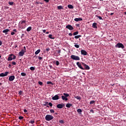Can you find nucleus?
<instances>
[{"instance_id": "obj_18", "label": "nucleus", "mask_w": 126, "mask_h": 126, "mask_svg": "<svg viewBox=\"0 0 126 126\" xmlns=\"http://www.w3.org/2000/svg\"><path fill=\"white\" fill-rule=\"evenodd\" d=\"M31 30H32V27H29L27 29V32H30V31H31Z\"/></svg>"}, {"instance_id": "obj_38", "label": "nucleus", "mask_w": 126, "mask_h": 126, "mask_svg": "<svg viewBox=\"0 0 126 126\" xmlns=\"http://www.w3.org/2000/svg\"><path fill=\"white\" fill-rule=\"evenodd\" d=\"M94 103H95V101L92 100L90 101V105H91L92 104H94Z\"/></svg>"}, {"instance_id": "obj_45", "label": "nucleus", "mask_w": 126, "mask_h": 126, "mask_svg": "<svg viewBox=\"0 0 126 126\" xmlns=\"http://www.w3.org/2000/svg\"><path fill=\"white\" fill-rule=\"evenodd\" d=\"M38 84L39 85H43V83L42 82H41V81H39L38 82Z\"/></svg>"}, {"instance_id": "obj_19", "label": "nucleus", "mask_w": 126, "mask_h": 126, "mask_svg": "<svg viewBox=\"0 0 126 126\" xmlns=\"http://www.w3.org/2000/svg\"><path fill=\"white\" fill-rule=\"evenodd\" d=\"M93 27L94 28H97V23H94L93 24Z\"/></svg>"}, {"instance_id": "obj_25", "label": "nucleus", "mask_w": 126, "mask_h": 126, "mask_svg": "<svg viewBox=\"0 0 126 126\" xmlns=\"http://www.w3.org/2000/svg\"><path fill=\"white\" fill-rule=\"evenodd\" d=\"M48 37L49 38H50V39H55V37H53V35L52 34H49L48 35Z\"/></svg>"}, {"instance_id": "obj_11", "label": "nucleus", "mask_w": 126, "mask_h": 126, "mask_svg": "<svg viewBox=\"0 0 126 126\" xmlns=\"http://www.w3.org/2000/svg\"><path fill=\"white\" fill-rule=\"evenodd\" d=\"M81 55H83V56H87V52L84 50H82L81 51Z\"/></svg>"}, {"instance_id": "obj_42", "label": "nucleus", "mask_w": 126, "mask_h": 126, "mask_svg": "<svg viewBox=\"0 0 126 126\" xmlns=\"http://www.w3.org/2000/svg\"><path fill=\"white\" fill-rule=\"evenodd\" d=\"M61 49L58 50V54H59V56H61V54H61Z\"/></svg>"}, {"instance_id": "obj_63", "label": "nucleus", "mask_w": 126, "mask_h": 126, "mask_svg": "<svg viewBox=\"0 0 126 126\" xmlns=\"http://www.w3.org/2000/svg\"><path fill=\"white\" fill-rule=\"evenodd\" d=\"M36 4H39V3H40V2H38V1H36Z\"/></svg>"}, {"instance_id": "obj_52", "label": "nucleus", "mask_w": 126, "mask_h": 126, "mask_svg": "<svg viewBox=\"0 0 126 126\" xmlns=\"http://www.w3.org/2000/svg\"><path fill=\"white\" fill-rule=\"evenodd\" d=\"M45 2H49L50 1V0H43Z\"/></svg>"}, {"instance_id": "obj_60", "label": "nucleus", "mask_w": 126, "mask_h": 126, "mask_svg": "<svg viewBox=\"0 0 126 126\" xmlns=\"http://www.w3.org/2000/svg\"><path fill=\"white\" fill-rule=\"evenodd\" d=\"M1 45H2V42L1 41H0V46H1Z\"/></svg>"}, {"instance_id": "obj_46", "label": "nucleus", "mask_w": 126, "mask_h": 126, "mask_svg": "<svg viewBox=\"0 0 126 126\" xmlns=\"http://www.w3.org/2000/svg\"><path fill=\"white\" fill-rule=\"evenodd\" d=\"M56 65H59L60 64V62L58 61H56Z\"/></svg>"}, {"instance_id": "obj_6", "label": "nucleus", "mask_w": 126, "mask_h": 126, "mask_svg": "<svg viewBox=\"0 0 126 126\" xmlns=\"http://www.w3.org/2000/svg\"><path fill=\"white\" fill-rule=\"evenodd\" d=\"M9 73V72H5V73H1L0 74V77H4V76H7V74Z\"/></svg>"}, {"instance_id": "obj_35", "label": "nucleus", "mask_w": 126, "mask_h": 126, "mask_svg": "<svg viewBox=\"0 0 126 126\" xmlns=\"http://www.w3.org/2000/svg\"><path fill=\"white\" fill-rule=\"evenodd\" d=\"M30 69H31V70H35V67L32 66L30 68Z\"/></svg>"}, {"instance_id": "obj_32", "label": "nucleus", "mask_w": 126, "mask_h": 126, "mask_svg": "<svg viewBox=\"0 0 126 126\" xmlns=\"http://www.w3.org/2000/svg\"><path fill=\"white\" fill-rule=\"evenodd\" d=\"M47 84H52V85H54V84L52 83L51 81H48L47 82Z\"/></svg>"}, {"instance_id": "obj_13", "label": "nucleus", "mask_w": 126, "mask_h": 126, "mask_svg": "<svg viewBox=\"0 0 126 126\" xmlns=\"http://www.w3.org/2000/svg\"><path fill=\"white\" fill-rule=\"evenodd\" d=\"M59 95L56 94L54 96L52 97V100H59Z\"/></svg>"}, {"instance_id": "obj_15", "label": "nucleus", "mask_w": 126, "mask_h": 126, "mask_svg": "<svg viewBox=\"0 0 126 126\" xmlns=\"http://www.w3.org/2000/svg\"><path fill=\"white\" fill-rule=\"evenodd\" d=\"M7 32H9V29H5L2 31V32L5 33V35H7Z\"/></svg>"}, {"instance_id": "obj_30", "label": "nucleus", "mask_w": 126, "mask_h": 126, "mask_svg": "<svg viewBox=\"0 0 126 126\" xmlns=\"http://www.w3.org/2000/svg\"><path fill=\"white\" fill-rule=\"evenodd\" d=\"M78 32L77 31V32H73V35L74 36H76V35H78Z\"/></svg>"}, {"instance_id": "obj_50", "label": "nucleus", "mask_w": 126, "mask_h": 126, "mask_svg": "<svg viewBox=\"0 0 126 126\" xmlns=\"http://www.w3.org/2000/svg\"><path fill=\"white\" fill-rule=\"evenodd\" d=\"M90 112H91V113H92L93 114H94V110H93V109H91V110H90Z\"/></svg>"}, {"instance_id": "obj_59", "label": "nucleus", "mask_w": 126, "mask_h": 126, "mask_svg": "<svg viewBox=\"0 0 126 126\" xmlns=\"http://www.w3.org/2000/svg\"><path fill=\"white\" fill-rule=\"evenodd\" d=\"M8 67L10 68L11 67V64H9L8 65Z\"/></svg>"}, {"instance_id": "obj_43", "label": "nucleus", "mask_w": 126, "mask_h": 126, "mask_svg": "<svg viewBox=\"0 0 126 126\" xmlns=\"http://www.w3.org/2000/svg\"><path fill=\"white\" fill-rule=\"evenodd\" d=\"M22 91H19V95H22Z\"/></svg>"}, {"instance_id": "obj_54", "label": "nucleus", "mask_w": 126, "mask_h": 126, "mask_svg": "<svg viewBox=\"0 0 126 126\" xmlns=\"http://www.w3.org/2000/svg\"><path fill=\"white\" fill-rule=\"evenodd\" d=\"M14 34H15V33L14 32H11V35H14Z\"/></svg>"}, {"instance_id": "obj_12", "label": "nucleus", "mask_w": 126, "mask_h": 126, "mask_svg": "<svg viewBox=\"0 0 126 126\" xmlns=\"http://www.w3.org/2000/svg\"><path fill=\"white\" fill-rule=\"evenodd\" d=\"M14 79H15V76L14 75L10 76L9 77V81H13Z\"/></svg>"}, {"instance_id": "obj_49", "label": "nucleus", "mask_w": 126, "mask_h": 126, "mask_svg": "<svg viewBox=\"0 0 126 126\" xmlns=\"http://www.w3.org/2000/svg\"><path fill=\"white\" fill-rule=\"evenodd\" d=\"M38 60H39V61H41V60H43V57H38Z\"/></svg>"}, {"instance_id": "obj_2", "label": "nucleus", "mask_w": 126, "mask_h": 126, "mask_svg": "<svg viewBox=\"0 0 126 126\" xmlns=\"http://www.w3.org/2000/svg\"><path fill=\"white\" fill-rule=\"evenodd\" d=\"M53 119H54V117H53V116L51 115H47L45 116L46 121H52Z\"/></svg>"}, {"instance_id": "obj_22", "label": "nucleus", "mask_w": 126, "mask_h": 126, "mask_svg": "<svg viewBox=\"0 0 126 126\" xmlns=\"http://www.w3.org/2000/svg\"><path fill=\"white\" fill-rule=\"evenodd\" d=\"M63 95L64 96L66 97V98H67V97H68L69 96V94H66V93H63Z\"/></svg>"}, {"instance_id": "obj_57", "label": "nucleus", "mask_w": 126, "mask_h": 126, "mask_svg": "<svg viewBox=\"0 0 126 126\" xmlns=\"http://www.w3.org/2000/svg\"><path fill=\"white\" fill-rule=\"evenodd\" d=\"M69 36H72V33H69L68 34Z\"/></svg>"}, {"instance_id": "obj_33", "label": "nucleus", "mask_w": 126, "mask_h": 126, "mask_svg": "<svg viewBox=\"0 0 126 126\" xmlns=\"http://www.w3.org/2000/svg\"><path fill=\"white\" fill-rule=\"evenodd\" d=\"M14 3V2H10V1H9V2H8V4L10 5H13V4Z\"/></svg>"}, {"instance_id": "obj_34", "label": "nucleus", "mask_w": 126, "mask_h": 126, "mask_svg": "<svg viewBox=\"0 0 126 126\" xmlns=\"http://www.w3.org/2000/svg\"><path fill=\"white\" fill-rule=\"evenodd\" d=\"M49 102H45V104H43V106H46V107H47V108H49V105H48V103Z\"/></svg>"}, {"instance_id": "obj_41", "label": "nucleus", "mask_w": 126, "mask_h": 126, "mask_svg": "<svg viewBox=\"0 0 126 126\" xmlns=\"http://www.w3.org/2000/svg\"><path fill=\"white\" fill-rule=\"evenodd\" d=\"M24 117L22 116H19V120H23Z\"/></svg>"}, {"instance_id": "obj_40", "label": "nucleus", "mask_w": 126, "mask_h": 126, "mask_svg": "<svg viewBox=\"0 0 126 126\" xmlns=\"http://www.w3.org/2000/svg\"><path fill=\"white\" fill-rule=\"evenodd\" d=\"M59 123H60V124H64V122L63 121V120H60L59 121Z\"/></svg>"}, {"instance_id": "obj_9", "label": "nucleus", "mask_w": 126, "mask_h": 126, "mask_svg": "<svg viewBox=\"0 0 126 126\" xmlns=\"http://www.w3.org/2000/svg\"><path fill=\"white\" fill-rule=\"evenodd\" d=\"M63 107H64V104H59L57 105V108H58V109H63Z\"/></svg>"}, {"instance_id": "obj_31", "label": "nucleus", "mask_w": 126, "mask_h": 126, "mask_svg": "<svg viewBox=\"0 0 126 126\" xmlns=\"http://www.w3.org/2000/svg\"><path fill=\"white\" fill-rule=\"evenodd\" d=\"M96 16L97 17V18H99V19L100 20H103V18H102L101 16H98V15H96Z\"/></svg>"}, {"instance_id": "obj_56", "label": "nucleus", "mask_w": 126, "mask_h": 126, "mask_svg": "<svg viewBox=\"0 0 126 126\" xmlns=\"http://www.w3.org/2000/svg\"><path fill=\"white\" fill-rule=\"evenodd\" d=\"M24 113H27V110L24 109Z\"/></svg>"}, {"instance_id": "obj_29", "label": "nucleus", "mask_w": 126, "mask_h": 126, "mask_svg": "<svg viewBox=\"0 0 126 126\" xmlns=\"http://www.w3.org/2000/svg\"><path fill=\"white\" fill-rule=\"evenodd\" d=\"M58 9H63V7L62 6H58Z\"/></svg>"}, {"instance_id": "obj_4", "label": "nucleus", "mask_w": 126, "mask_h": 126, "mask_svg": "<svg viewBox=\"0 0 126 126\" xmlns=\"http://www.w3.org/2000/svg\"><path fill=\"white\" fill-rule=\"evenodd\" d=\"M115 48H121L122 49H125V46L123 43H118L115 45Z\"/></svg>"}, {"instance_id": "obj_14", "label": "nucleus", "mask_w": 126, "mask_h": 126, "mask_svg": "<svg viewBox=\"0 0 126 126\" xmlns=\"http://www.w3.org/2000/svg\"><path fill=\"white\" fill-rule=\"evenodd\" d=\"M83 20L81 18H76L74 19V21L78 22V21H82Z\"/></svg>"}, {"instance_id": "obj_36", "label": "nucleus", "mask_w": 126, "mask_h": 126, "mask_svg": "<svg viewBox=\"0 0 126 126\" xmlns=\"http://www.w3.org/2000/svg\"><path fill=\"white\" fill-rule=\"evenodd\" d=\"M50 112L51 113V114H54V113H55V110H54V109H51Z\"/></svg>"}, {"instance_id": "obj_39", "label": "nucleus", "mask_w": 126, "mask_h": 126, "mask_svg": "<svg viewBox=\"0 0 126 126\" xmlns=\"http://www.w3.org/2000/svg\"><path fill=\"white\" fill-rule=\"evenodd\" d=\"M74 47H75V48H77V49H78L79 48V45L77 44H75Z\"/></svg>"}, {"instance_id": "obj_28", "label": "nucleus", "mask_w": 126, "mask_h": 126, "mask_svg": "<svg viewBox=\"0 0 126 126\" xmlns=\"http://www.w3.org/2000/svg\"><path fill=\"white\" fill-rule=\"evenodd\" d=\"M77 112L78 113H82V110H81V109H78L77 110Z\"/></svg>"}, {"instance_id": "obj_48", "label": "nucleus", "mask_w": 126, "mask_h": 126, "mask_svg": "<svg viewBox=\"0 0 126 126\" xmlns=\"http://www.w3.org/2000/svg\"><path fill=\"white\" fill-rule=\"evenodd\" d=\"M13 60H15L16 59V56H15V55H13V58H12Z\"/></svg>"}, {"instance_id": "obj_21", "label": "nucleus", "mask_w": 126, "mask_h": 126, "mask_svg": "<svg viewBox=\"0 0 126 126\" xmlns=\"http://www.w3.org/2000/svg\"><path fill=\"white\" fill-rule=\"evenodd\" d=\"M67 7L68 8H70V9H71L73 8V6L71 4H69V5H67Z\"/></svg>"}, {"instance_id": "obj_27", "label": "nucleus", "mask_w": 126, "mask_h": 126, "mask_svg": "<svg viewBox=\"0 0 126 126\" xmlns=\"http://www.w3.org/2000/svg\"><path fill=\"white\" fill-rule=\"evenodd\" d=\"M29 124H32V125H33V124H35V121L34 120L29 121Z\"/></svg>"}, {"instance_id": "obj_62", "label": "nucleus", "mask_w": 126, "mask_h": 126, "mask_svg": "<svg viewBox=\"0 0 126 126\" xmlns=\"http://www.w3.org/2000/svg\"><path fill=\"white\" fill-rule=\"evenodd\" d=\"M110 15H111V16L114 15V13H110Z\"/></svg>"}, {"instance_id": "obj_16", "label": "nucleus", "mask_w": 126, "mask_h": 126, "mask_svg": "<svg viewBox=\"0 0 126 126\" xmlns=\"http://www.w3.org/2000/svg\"><path fill=\"white\" fill-rule=\"evenodd\" d=\"M66 108H70V107H72V104L67 103L66 104Z\"/></svg>"}, {"instance_id": "obj_3", "label": "nucleus", "mask_w": 126, "mask_h": 126, "mask_svg": "<svg viewBox=\"0 0 126 126\" xmlns=\"http://www.w3.org/2000/svg\"><path fill=\"white\" fill-rule=\"evenodd\" d=\"M70 58L72 60H74V61H79L80 60L79 57L73 55H71Z\"/></svg>"}, {"instance_id": "obj_1", "label": "nucleus", "mask_w": 126, "mask_h": 126, "mask_svg": "<svg viewBox=\"0 0 126 126\" xmlns=\"http://www.w3.org/2000/svg\"><path fill=\"white\" fill-rule=\"evenodd\" d=\"M21 24L22 29H24L26 27V21L22 20L21 22H19V24Z\"/></svg>"}, {"instance_id": "obj_5", "label": "nucleus", "mask_w": 126, "mask_h": 126, "mask_svg": "<svg viewBox=\"0 0 126 126\" xmlns=\"http://www.w3.org/2000/svg\"><path fill=\"white\" fill-rule=\"evenodd\" d=\"M82 64L83 66H84V67H85V68H84V69H86V70H88L90 69V67H89V66H88L85 63H82Z\"/></svg>"}, {"instance_id": "obj_26", "label": "nucleus", "mask_w": 126, "mask_h": 126, "mask_svg": "<svg viewBox=\"0 0 126 126\" xmlns=\"http://www.w3.org/2000/svg\"><path fill=\"white\" fill-rule=\"evenodd\" d=\"M12 60H13L12 57H9L8 58V59H7V61H8V62H10V61H12Z\"/></svg>"}, {"instance_id": "obj_8", "label": "nucleus", "mask_w": 126, "mask_h": 126, "mask_svg": "<svg viewBox=\"0 0 126 126\" xmlns=\"http://www.w3.org/2000/svg\"><path fill=\"white\" fill-rule=\"evenodd\" d=\"M25 53V51H24V49H22L21 51H20L19 53L20 57H23V56H24Z\"/></svg>"}, {"instance_id": "obj_20", "label": "nucleus", "mask_w": 126, "mask_h": 126, "mask_svg": "<svg viewBox=\"0 0 126 126\" xmlns=\"http://www.w3.org/2000/svg\"><path fill=\"white\" fill-rule=\"evenodd\" d=\"M75 98L76 99H77V100H79V101H80V100H81V97L80 96H75Z\"/></svg>"}, {"instance_id": "obj_44", "label": "nucleus", "mask_w": 126, "mask_h": 126, "mask_svg": "<svg viewBox=\"0 0 126 126\" xmlns=\"http://www.w3.org/2000/svg\"><path fill=\"white\" fill-rule=\"evenodd\" d=\"M48 105L50 106V107H52L53 106V104L51 102H49L48 103Z\"/></svg>"}, {"instance_id": "obj_55", "label": "nucleus", "mask_w": 126, "mask_h": 126, "mask_svg": "<svg viewBox=\"0 0 126 126\" xmlns=\"http://www.w3.org/2000/svg\"><path fill=\"white\" fill-rule=\"evenodd\" d=\"M13 31L14 32H17V30H16V29H14L13 30Z\"/></svg>"}, {"instance_id": "obj_47", "label": "nucleus", "mask_w": 126, "mask_h": 126, "mask_svg": "<svg viewBox=\"0 0 126 126\" xmlns=\"http://www.w3.org/2000/svg\"><path fill=\"white\" fill-rule=\"evenodd\" d=\"M12 64H13V65H16V63H15V62H12Z\"/></svg>"}, {"instance_id": "obj_51", "label": "nucleus", "mask_w": 126, "mask_h": 126, "mask_svg": "<svg viewBox=\"0 0 126 126\" xmlns=\"http://www.w3.org/2000/svg\"><path fill=\"white\" fill-rule=\"evenodd\" d=\"M24 52H26V47L24 46Z\"/></svg>"}, {"instance_id": "obj_23", "label": "nucleus", "mask_w": 126, "mask_h": 126, "mask_svg": "<svg viewBox=\"0 0 126 126\" xmlns=\"http://www.w3.org/2000/svg\"><path fill=\"white\" fill-rule=\"evenodd\" d=\"M40 52H41V50L38 49L36 51H35V55H38V54H39V53H40Z\"/></svg>"}, {"instance_id": "obj_61", "label": "nucleus", "mask_w": 126, "mask_h": 126, "mask_svg": "<svg viewBox=\"0 0 126 126\" xmlns=\"http://www.w3.org/2000/svg\"><path fill=\"white\" fill-rule=\"evenodd\" d=\"M42 31L43 33H46V30H43Z\"/></svg>"}, {"instance_id": "obj_10", "label": "nucleus", "mask_w": 126, "mask_h": 126, "mask_svg": "<svg viewBox=\"0 0 126 126\" xmlns=\"http://www.w3.org/2000/svg\"><path fill=\"white\" fill-rule=\"evenodd\" d=\"M76 63H77V65L78 66L79 68H80L81 69H83V70H84V68L82 67V65H81V64L80 63L77 62Z\"/></svg>"}, {"instance_id": "obj_24", "label": "nucleus", "mask_w": 126, "mask_h": 126, "mask_svg": "<svg viewBox=\"0 0 126 126\" xmlns=\"http://www.w3.org/2000/svg\"><path fill=\"white\" fill-rule=\"evenodd\" d=\"M80 37H82L81 35H78L75 36L74 38L75 39H78L79 38H80Z\"/></svg>"}, {"instance_id": "obj_58", "label": "nucleus", "mask_w": 126, "mask_h": 126, "mask_svg": "<svg viewBox=\"0 0 126 126\" xmlns=\"http://www.w3.org/2000/svg\"><path fill=\"white\" fill-rule=\"evenodd\" d=\"M13 54H10L9 56V57H13Z\"/></svg>"}, {"instance_id": "obj_37", "label": "nucleus", "mask_w": 126, "mask_h": 126, "mask_svg": "<svg viewBox=\"0 0 126 126\" xmlns=\"http://www.w3.org/2000/svg\"><path fill=\"white\" fill-rule=\"evenodd\" d=\"M21 75H22V76H26V73H21Z\"/></svg>"}, {"instance_id": "obj_7", "label": "nucleus", "mask_w": 126, "mask_h": 126, "mask_svg": "<svg viewBox=\"0 0 126 126\" xmlns=\"http://www.w3.org/2000/svg\"><path fill=\"white\" fill-rule=\"evenodd\" d=\"M66 29H68L69 30H73V27L70 25H68L66 26Z\"/></svg>"}, {"instance_id": "obj_17", "label": "nucleus", "mask_w": 126, "mask_h": 126, "mask_svg": "<svg viewBox=\"0 0 126 126\" xmlns=\"http://www.w3.org/2000/svg\"><path fill=\"white\" fill-rule=\"evenodd\" d=\"M62 98L63 100H64L65 101H67L68 99H67V97L64 96V95L62 96Z\"/></svg>"}, {"instance_id": "obj_53", "label": "nucleus", "mask_w": 126, "mask_h": 126, "mask_svg": "<svg viewBox=\"0 0 126 126\" xmlns=\"http://www.w3.org/2000/svg\"><path fill=\"white\" fill-rule=\"evenodd\" d=\"M46 51L49 52V51H50V49L49 48H47L46 49Z\"/></svg>"}, {"instance_id": "obj_64", "label": "nucleus", "mask_w": 126, "mask_h": 126, "mask_svg": "<svg viewBox=\"0 0 126 126\" xmlns=\"http://www.w3.org/2000/svg\"><path fill=\"white\" fill-rule=\"evenodd\" d=\"M76 25V26L77 27H78L79 26V24H77V25Z\"/></svg>"}]
</instances>
